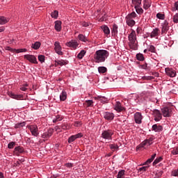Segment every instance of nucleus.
Listing matches in <instances>:
<instances>
[{
    "label": "nucleus",
    "instance_id": "8",
    "mask_svg": "<svg viewBox=\"0 0 178 178\" xmlns=\"http://www.w3.org/2000/svg\"><path fill=\"white\" fill-rule=\"evenodd\" d=\"M54 51L57 55H60L62 56L63 55V51H62V46L60 45V42L56 41L54 42Z\"/></svg>",
    "mask_w": 178,
    "mask_h": 178
},
{
    "label": "nucleus",
    "instance_id": "59",
    "mask_svg": "<svg viewBox=\"0 0 178 178\" xmlns=\"http://www.w3.org/2000/svg\"><path fill=\"white\" fill-rule=\"evenodd\" d=\"M151 162H152V160L151 159H148L145 163H144V165H148V163H151Z\"/></svg>",
    "mask_w": 178,
    "mask_h": 178
},
{
    "label": "nucleus",
    "instance_id": "3",
    "mask_svg": "<svg viewBox=\"0 0 178 178\" xmlns=\"http://www.w3.org/2000/svg\"><path fill=\"white\" fill-rule=\"evenodd\" d=\"M136 17H137L136 12H132L126 16L125 22L129 27H134L136 26V21L134 20Z\"/></svg>",
    "mask_w": 178,
    "mask_h": 178
},
{
    "label": "nucleus",
    "instance_id": "47",
    "mask_svg": "<svg viewBox=\"0 0 178 178\" xmlns=\"http://www.w3.org/2000/svg\"><path fill=\"white\" fill-rule=\"evenodd\" d=\"M102 138H104L105 140L111 139V134H102Z\"/></svg>",
    "mask_w": 178,
    "mask_h": 178
},
{
    "label": "nucleus",
    "instance_id": "29",
    "mask_svg": "<svg viewBox=\"0 0 178 178\" xmlns=\"http://www.w3.org/2000/svg\"><path fill=\"white\" fill-rule=\"evenodd\" d=\"M86 54H87V51L81 50L77 55L78 59H83L84 58Z\"/></svg>",
    "mask_w": 178,
    "mask_h": 178
},
{
    "label": "nucleus",
    "instance_id": "28",
    "mask_svg": "<svg viewBox=\"0 0 178 178\" xmlns=\"http://www.w3.org/2000/svg\"><path fill=\"white\" fill-rule=\"evenodd\" d=\"M78 39L79 40V41H81L82 42H87L88 41L87 37H86V35L83 34H79L78 35Z\"/></svg>",
    "mask_w": 178,
    "mask_h": 178
},
{
    "label": "nucleus",
    "instance_id": "16",
    "mask_svg": "<svg viewBox=\"0 0 178 178\" xmlns=\"http://www.w3.org/2000/svg\"><path fill=\"white\" fill-rule=\"evenodd\" d=\"M114 109L118 112H122V111H124V107L122 106V104L120 102H116Z\"/></svg>",
    "mask_w": 178,
    "mask_h": 178
},
{
    "label": "nucleus",
    "instance_id": "5",
    "mask_svg": "<svg viewBox=\"0 0 178 178\" xmlns=\"http://www.w3.org/2000/svg\"><path fill=\"white\" fill-rule=\"evenodd\" d=\"M172 112V107L170 106H165L161 108V113L164 118H170Z\"/></svg>",
    "mask_w": 178,
    "mask_h": 178
},
{
    "label": "nucleus",
    "instance_id": "9",
    "mask_svg": "<svg viewBox=\"0 0 178 178\" xmlns=\"http://www.w3.org/2000/svg\"><path fill=\"white\" fill-rule=\"evenodd\" d=\"M165 74L166 76H168V77H176L177 73L176 72V70L172 67H166L165 69Z\"/></svg>",
    "mask_w": 178,
    "mask_h": 178
},
{
    "label": "nucleus",
    "instance_id": "56",
    "mask_svg": "<svg viewBox=\"0 0 178 178\" xmlns=\"http://www.w3.org/2000/svg\"><path fill=\"white\" fill-rule=\"evenodd\" d=\"M51 137V135L49 134H42V138H44V140H48Z\"/></svg>",
    "mask_w": 178,
    "mask_h": 178
},
{
    "label": "nucleus",
    "instance_id": "63",
    "mask_svg": "<svg viewBox=\"0 0 178 178\" xmlns=\"http://www.w3.org/2000/svg\"><path fill=\"white\" fill-rule=\"evenodd\" d=\"M82 26H83V27H88V23H87V22H83V23H82Z\"/></svg>",
    "mask_w": 178,
    "mask_h": 178
},
{
    "label": "nucleus",
    "instance_id": "20",
    "mask_svg": "<svg viewBox=\"0 0 178 178\" xmlns=\"http://www.w3.org/2000/svg\"><path fill=\"white\" fill-rule=\"evenodd\" d=\"M81 137H83L81 134L72 135L68 138V143L70 144L76 140V138H81Z\"/></svg>",
    "mask_w": 178,
    "mask_h": 178
},
{
    "label": "nucleus",
    "instance_id": "64",
    "mask_svg": "<svg viewBox=\"0 0 178 178\" xmlns=\"http://www.w3.org/2000/svg\"><path fill=\"white\" fill-rule=\"evenodd\" d=\"M0 178H5V175H3V172H0Z\"/></svg>",
    "mask_w": 178,
    "mask_h": 178
},
{
    "label": "nucleus",
    "instance_id": "10",
    "mask_svg": "<svg viewBox=\"0 0 178 178\" xmlns=\"http://www.w3.org/2000/svg\"><path fill=\"white\" fill-rule=\"evenodd\" d=\"M135 123L136 124H141L143 123V114L140 112H136L134 115Z\"/></svg>",
    "mask_w": 178,
    "mask_h": 178
},
{
    "label": "nucleus",
    "instance_id": "30",
    "mask_svg": "<svg viewBox=\"0 0 178 178\" xmlns=\"http://www.w3.org/2000/svg\"><path fill=\"white\" fill-rule=\"evenodd\" d=\"M63 120V117L60 115H56L55 118L53 119V123H58V122H60Z\"/></svg>",
    "mask_w": 178,
    "mask_h": 178
},
{
    "label": "nucleus",
    "instance_id": "49",
    "mask_svg": "<svg viewBox=\"0 0 178 178\" xmlns=\"http://www.w3.org/2000/svg\"><path fill=\"white\" fill-rule=\"evenodd\" d=\"M15 145H16V143L15 142L9 143L8 145V148H9V149H12L13 147H15Z\"/></svg>",
    "mask_w": 178,
    "mask_h": 178
},
{
    "label": "nucleus",
    "instance_id": "42",
    "mask_svg": "<svg viewBox=\"0 0 178 178\" xmlns=\"http://www.w3.org/2000/svg\"><path fill=\"white\" fill-rule=\"evenodd\" d=\"M24 52H27V49H15V54H22V53H24Z\"/></svg>",
    "mask_w": 178,
    "mask_h": 178
},
{
    "label": "nucleus",
    "instance_id": "13",
    "mask_svg": "<svg viewBox=\"0 0 178 178\" xmlns=\"http://www.w3.org/2000/svg\"><path fill=\"white\" fill-rule=\"evenodd\" d=\"M54 29L58 33H60V31H62V22L60 20H57L54 22Z\"/></svg>",
    "mask_w": 178,
    "mask_h": 178
},
{
    "label": "nucleus",
    "instance_id": "43",
    "mask_svg": "<svg viewBox=\"0 0 178 178\" xmlns=\"http://www.w3.org/2000/svg\"><path fill=\"white\" fill-rule=\"evenodd\" d=\"M149 52L155 53L156 52V49L155 48V46L151 44L149 46Z\"/></svg>",
    "mask_w": 178,
    "mask_h": 178
},
{
    "label": "nucleus",
    "instance_id": "50",
    "mask_svg": "<svg viewBox=\"0 0 178 178\" xmlns=\"http://www.w3.org/2000/svg\"><path fill=\"white\" fill-rule=\"evenodd\" d=\"M172 155H178V147H176L171 151Z\"/></svg>",
    "mask_w": 178,
    "mask_h": 178
},
{
    "label": "nucleus",
    "instance_id": "24",
    "mask_svg": "<svg viewBox=\"0 0 178 178\" xmlns=\"http://www.w3.org/2000/svg\"><path fill=\"white\" fill-rule=\"evenodd\" d=\"M67 99V93L66 90H63L60 95V101H66Z\"/></svg>",
    "mask_w": 178,
    "mask_h": 178
},
{
    "label": "nucleus",
    "instance_id": "2",
    "mask_svg": "<svg viewBox=\"0 0 178 178\" xmlns=\"http://www.w3.org/2000/svg\"><path fill=\"white\" fill-rule=\"evenodd\" d=\"M109 56V52L105 49H100L95 51L94 54V59L96 63H102L105 62Z\"/></svg>",
    "mask_w": 178,
    "mask_h": 178
},
{
    "label": "nucleus",
    "instance_id": "58",
    "mask_svg": "<svg viewBox=\"0 0 178 178\" xmlns=\"http://www.w3.org/2000/svg\"><path fill=\"white\" fill-rule=\"evenodd\" d=\"M65 166H66V168H73L74 165L72 163H67L65 164Z\"/></svg>",
    "mask_w": 178,
    "mask_h": 178
},
{
    "label": "nucleus",
    "instance_id": "14",
    "mask_svg": "<svg viewBox=\"0 0 178 178\" xmlns=\"http://www.w3.org/2000/svg\"><path fill=\"white\" fill-rule=\"evenodd\" d=\"M69 63V61L67 60H55V66H65Z\"/></svg>",
    "mask_w": 178,
    "mask_h": 178
},
{
    "label": "nucleus",
    "instance_id": "11",
    "mask_svg": "<svg viewBox=\"0 0 178 178\" xmlns=\"http://www.w3.org/2000/svg\"><path fill=\"white\" fill-rule=\"evenodd\" d=\"M153 116L154 117L155 122H159V120H162V113L159 110H154Z\"/></svg>",
    "mask_w": 178,
    "mask_h": 178
},
{
    "label": "nucleus",
    "instance_id": "1",
    "mask_svg": "<svg viewBox=\"0 0 178 178\" xmlns=\"http://www.w3.org/2000/svg\"><path fill=\"white\" fill-rule=\"evenodd\" d=\"M128 41L129 48L136 51L137 48H138V42L137 41V33L133 29H131V32L128 35Z\"/></svg>",
    "mask_w": 178,
    "mask_h": 178
},
{
    "label": "nucleus",
    "instance_id": "18",
    "mask_svg": "<svg viewBox=\"0 0 178 178\" xmlns=\"http://www.w3.org/2000/svg\"><path fill=\"white\" fill-rule=\"evenodd\" d=\"M154 141V137H150L149 139H146L140 144V147H145V145H151Z\"/></svg>",
    "mask_w": 178,
    "mask_h": 178
},
{
    "label": "nucleus",
    "instance_id": "62",
    "mask_svg": "<svg viewBox=\"0 0 178 178\" xmlns=\"http://www.w3.org/2000/svg\"><path fill=\"white\" fill-rule=\"evenodd\" d=\"M136 33L137 34H140V33H141V28L138 27L136 29Z\"/></svg>",
    "mask_w": 178,
    "mask_h": 178
},
{
    "label": "nucleus",
    "instance_id": "22",
    "mask_svg": "<svg viewBox=\"0 0 178 178\" xmlns=\"http://www.w3.org/2000/svg\"><path fill=\"white\" fill-rule=\"evenodd\" d=\"M101 29H102V31L104 33L105 35H106V37H108V35H109V34H111V30L109 29V27H108V26L102 25L101 26Z\"/></svg>",
    "mask_w": 178,
    "mask_h": 178
},
{
    "label": "nucleus",
    "instance_id": "41",
    "mask_svg": "<svg viewBox=\"0 0 178 178\" xmlns=\"http://www.w3.org/2000/svg\"><path fill=\"white\" fill-rule=\"evenodd\" d=\"M38 59L40 63H44L45 62V56L44 55H39L38 56Z\"/></svg>",
    "mask_w": 178,
    "mask_h": 178
},
{
    "label": "nucleus",
    "instance_id": "48",
    "mask_svg": "<svg viewBox=\"0 0 178 178\" xmlns=\"http://www.w3.org/2000/svg\"><path fill=\"white\" fill-rule=\"evenodd\" d=\"M6 51H10V52H13V54H15V49H13L9 46H6L5 47Z\"/></svg>",
    "mask_w": 178,
    "mask_h": 178
},
{
    "label": "nucleus",
    "instance_id": "35",
    "mask_svg": "<svg viewBox=\"0 0 178 178\" xmlns=\"http://www.w3.org/2000/svg\"><path fill=\"white\" fill-rule=\"evenodd\" d=\"M136 59L137 60H140V62H144L145 58H144V55L143 54H136Z\"/></svg>",
    "mask_w": 178,
    "mask_h": 178
},
{
    "label": "nucleus",
    "instance_id": "54",
    "mask_svg": "<svg viewBox=\"0 0 178 178\" xmlns=\"http://www.w3.org/2000/svg\"><path fill=\"white\" fill-rule=\"evenodd\" d=\"M27 87H29L28 84H25L20 87L21 91H26L27 90Z\"/></svg>",
    "mask_w": 178,
    "mask_h": 178
},
{
    "label": "nucleus",
    "instance_id": "7",
    "mask_svg": "<svg viewBox=\"0 0 178 178\" xmlns=\"http://www.w3.org/2000/svg\"><path fill=\"white\" fill-rule=\"evenodd\" d=\"M7 94L10 98H13V99H17V101H22L24 99V96L23 95H17L12 91H8Z\"/></svg>",
    "mask_w": 178,
    "mask_h": 178
},
{
    "label": "nucleus",
    "instance_id": "21",
    "mask_svg": "<svg viewBox=\"0 0 178 178\" xmlns=\"http://www.w3.org/2000/svg\"><path fill=\"white\" fill-rule=\"evenodd\" d=\"M14 152H15V155H17V156H19L20 154H23V152H24V149L22 147L18 146L15 148Z\"/></svg>",
    "mask_w": 178,
    "mask_h": 178
},
{
    "label": "nucleus",
    "instance_id": "44",
    "mask_svg": "<svg viewBox=\"0 0 178 178\" xmlns=\"http://www.w3.org/2000/svg\"><path fill=\"white\" fill-rule=\"evenodd\" d=\"M157 19H159L160 20H164L165 19V15L162 13H157L156 14Z\"/></svg>",
    "mask_w": 178,
    "mask_h": 178
},
{
    "label": "nucleus",
    "instance_id": "19",
    "mask_svg": "<svg viewBox=\"0 0 178 178\" xmlns=\"http://www.w3.org/2000/svg\"><path fill=\"white\" fill-rule=\"evenodd\" d=\"M159 34H160L159 29L156 28V29H154L153 31L150 33L149 36L151 38H155V37H158Z\"/></svg>",
    "mask_w": 178,
    "mask_h": 178
},
{
    "label": "nucleus",
    "instance_id": "15",
    "mask_svg": "<svg viewBox=\"0 0 178 178\" xmlns=\"http://www.w3.org/2000/svg\"><path fill=\"white\" fill-rule=\"evenodd\" d=\"M104 118L106 120H113L115 118V114L113 113L105 112L104 114Z\"/></svg>",
    "mask_w": 178,
    "mask_h": 178
},
{
    "label": "nucleus",
    "instance_id": "40",
    "mask_svg": "<svg viewBox=\"0 0 178 178\" xmlns=\"http://www.w3.org/2000/svg\"><path fill=\"white\" fill-rule=\"evenodd\" d=\"M98 99L102 102V104H108V99L105 97H98Z\"/></svg>",
    "mask_w": 178,
    "mask_h": 178
},
{
    "label": "nucleus",
    "instance_id": "34",
    "mask_svg": "<svg viewBox=\"0 0 178 178\" xmlns=\"http://www.w3.org/2000/svg\"><path fill=\"white\" fill-rule=\"evenodd\" d=\"M26 126V122H19L15 125V129H22Z\"/></svg>",
    "mask_w": 178,
    "mask_h": 178
},
{
    "label": "nucleus",
    "instance_id": "26",
    "mask_svg": "<svg viewBox=\"0 0 178 178\" xmlns=\"http://www.w3.org/2000/svg\"><path fill=\"white\" fill-rule=\"evenodd\" d=\"M152 129L154 131L157 133H159L160 131H162V130H163V127L162 126L156 124L153 125Z\"/></svg>",
    "mask_w": 178,
    "mask_h": 178
},
{
    "label": "nucleus",
    "instance_id": "23",
    "mask_svg": "<svg viewBox=\"0 0 178 178\" xmlns=\"http://www.w3.org/2000/svg\"><path fill=\"white\" fill-rule=\"evenodd\" d=\"M28 129H29L32 134H37L38 131V127H37V125L29 126L28 127Z\"/></svg>",
    "mask_w": 178,
    "mask_h": 178
},
{
    "label": "nucleus",
    "instance_id": "37",
    "mask_svg": "<svg viewBox=\"0 0 178 178\" xmlns=\"http://www.w3.org/2000/svg\"><path fill=\"white\" fill-rule=\"evenodd\" d=\"M51 16L52 19H58V17L59 16V12L58 10H54V11L51 12Z\"/></svg>",
    "mask_w": 178,
    "mask_h": 178
},
{
    "label": "nucleus",
    "instance_id": "55",
    "mask_svg": "<svg viewBox=\"0 0 178 178\" xmlns=\"http://www.w3.org/2000/svg\"><path fill=\"white\" fill-rule=\"evenodd\" d=\"M139 69H144V70H145V69H147V63H144L143 65H139Z\"/></svg>",
    "mask_w": 178,
    "mask_h": 178
},
{
    "label": "nucleus",
    "instance_id": "27",
    "mask_svg": "<svg viewBox=\"0 0 178 178\" xmlns=\"http://www.w3.org/2000/svg\"><path fill=\"white\" fill-rule=\"evenodd\" d=\"M9 22V18H6V17L3 16H0V24L3 25L6 24Z\"/></svg>",
    "mask_w": 178,
    "mask_h": 178
},
{
    "label": "nucleus",
    "instance_id": "61",
    "mask_svg": "<svg viewBox=\"0 0 178 178\" xmlns=\"http://www.w3.org/2000/svg\"><path fill=\"white\" fill-rule=\"evenodd\" d=\"M5 31V26H0V33H3Z\"/></svg>",
    "mask_w": 178,
    "mask_h": 178
},
{
    "label": "nucleus",
    "instance_id": "45",
    "mask_svg": "<svg viewBox=\"0 0 178 178\" xmlns=\"http://www.w3.org/2000/svg\"><path fill=\"white\" fill-rule=\"evenodd\" d=\"M110 148L112 151H118L119 149V147L116 145H110Z\"/></svg>",
    "mask_w": 178,
    "mask_h": 178
},
{
    "label": "nucleus",
    "instance_id": "39",
    "mask_svg": "<svg viewBox=\"0 0 178 178\" xmlns=\"http://www.w3.org/2000/svg\"><path fill=\"white\" fill-rule=\"evenodd\" d=\"M163 160V158H162V156L156 158L153 162V166H155V165H158V163H159V162H162Z\"/></svg>",
    "mask_w": 178,
    "mask_h": 178
},
{
    "label": "nucleus",
    "instance_id": "53",
    "mask_svg": "<svg viewBox=\"0 0 178 178\" xmlns=\"http://www.w3.org/2000/svg\"><path fill=\"white\" fill-rule=\"evenodd\" d=\"M176 10H178V1L175 3L174 8H172V12H176Z\"/></svg>",
    "mask_w": 178,
    "mask_h": 178
},
{
    "label": "nucleus",
    "instance_id": "46",
    "mask_svg": "<svg viewBox=\"0 0 178 178\" xmlns=\"http://www.w3.org/2000/svg\"><path fill=\"white\" fill-rule=\"evenodd\" d=\"M123 176H124V170H122L119 171V172L117 175V178H122V177H123Z\"/></svg>",
    "mask_w": 178,
    "mask_h": 178
},
{
    "label": "nucleus",
    "instance_id": "25",
    "mask_svg": "<svg viewBox=\"0 0 178 178\" xmlns=\"http://www.w3.org/2000/svg\"><path fill=\"white\" fill-rule=\"evenodd\" d=\"M141 2H143V0H132L131 5L134 8H137V6H141Z\"/></svg>",
    "mask_w": 178,
    "mask_h": 178
},
{
    "label": "nucleus",
    "instance_id": "32",
    "mask_svg": "<svg viewBox=\"0 0 178 178\" xmlns=\"http://www.w3.org/2000/svg\"><path fill=\"white\" fill-rule=\"evenodd\" d=\"M134 8H135L136 12V13H138V15H143L144 13V10L143 9V8H141L140 6L134 7Z\"/></svg>",
    "mask_w": 178,
    "mask_h": 178
},
{
    "label": "nucleus",
    "instance_id": "31",
    "mask_svg": "<svg viewBox=\"0 0 178 178\" xmlns=\"http://www.w3.org/2000/svg\"><path fill=\"white\" fill-rule=\"evenodd\" d=\"M94 102L92 100H86L83 105L86 106V108H90V106H93Z\"/></svg>",
    "mask_w": 178,
    "mask_h": 178
},
{
    "label": "nucleus",
    "instance_id": "12",
    "mask_svg": "<svg viewBox=\"0 0 178 178\" xmlns=\"http://www.w3.org/2000/svg\"><path fill=\"white\" fill-rule=\"evenodd\" d=\"M161 33L166 34L169 31V23L168 21H164L163 24H161Z\"/></svg>",
    "mask_w": 178,
    "mask_h": 178
},
{
    "label": "nucleus",
    "instance_id": "36",
    "mask_svg": "<svg viewBox=\"0 0 178 178\" xmlns=\"http://www.w3.org/2000/svg\"><path fill=\"white\" fill-rule=\"evenodd\" d=\"M118 25L114 24L113 25V29L111 31L113 35H116L118 34Z\"/></svg>",
    "mask_w": 178,
    "mask_h": 178
},
{
    "label": "nucleus",
    "instance_id": "38",
    "mask_svg": "<svg viewBox=\"0 0 178 178\" xmlns=\"http://www.w3.org/2000/svg\"><path fill=\"white\" fill-rule=\"evenodd\" d=\"M107 71H108V70L106 69V67H98V72L100 74L106 73Z\"/></svg>",
    "mask_w": 178,
    "mask_h": 178
},
{
    "label": "nucleus",
    "instance_id": "17",
    "mask_svg": "<svg viewBox=\"0 0 178 178\" xmlns=\"http://www.w3.org/2000/svg\"><path fill=\"white\" fill-rule=\"evenodd\" d=\"M152 3V1H151V0H143V9H145V10H148V9L151 8Z\"/></svg>",
    "mask_w": 178,
    "mask_h": 178
},
{
    "label": "nucleus",
    "instance_id": "4",
    "mask_svg": "<svg viewBox=\"0 0 178 178\" xmlns=\"http://www.w3.org/2000/svg\"><path fill=\"white\" fill-rule=\"evenodd\" d=\"M24 59H25V60H28V62H30V63H33V65H38L37 57L33 54L24 55Z\"/></svg>",
    "mask_w": 178,
    "mask_h": 178
},
{
    "label": "nucleus",
    "instance_id": "6",
    "mask_svg": "<svg viewBox=\"0 0 178 178\" xmlns=\"http://www.w3.org/2000/svg\"><path fill=\"white\" fill-rule=\"evenodd\" d=\"M66 47H69L72 50H76L79 47V42L76 40H71L70 42L65 43Z\"/></svg>",
    "mask_w": 178,
    "mask_h": 178
},
{
    "label": "nucleus",
    "instance_id": "57",
    "mask_svg": "<svg viewBox=\"0 0 178 178\" xmlns=\"http://www.w3.org/2000/svg\"><path fill=\"white\" fill-rule=\"evenodd\" d=\"M154 76H143V80H153Z\"/></svg>",
    "mask_w": 178,
    "mask_h": 178
},
{
    "label": "nucleus",
    "instance_id": "51",
    "mask_svg": "<svg viewBox=\"0 0 178 178\" xmlns=\"http://www.w3.org/2000/svg\"><path fill=\"white\" fill-rule=\"evenodd\" d=\"M148 168H149V166H143L139 168V172H147V170H148Z\"/></svg>",
    "mask_w": 178,
    "mask_h": 178
},
{
    "label": "nucleus",
    "instance_id": "33",
    "mask_svg": "<svg viewBox=\"0 0 178 178\" xmlns=\"http://www.w3.org/2000/svg\"><path fill=\"white\" fill-rule=\"evenodd\" d=\"M40 47H41V42H35L34 44H32L31 48L33 49H40Z\"/></svg>",
    "mask_w": 178,
    "mask_h": 178
},
{
    "label": "nucleus",
    "instance_id": "52",
    "mask_svg": "<svg viewBox=\"0 0 178 178\" xmlns=\"http://www.w3.org/2000/svg\"><path fill=\"white\" fill-rule=\"evenodd\" d=\"M174 23H178V13H176L172 18Z\"/></svg>",
    "mask_w": 178,
    "mask_h": 178
},
{
    "label": "nucleus",
    "instance_id": "60",
    "mask_svg": "<svg viewBox=\"0 0 178 178\" xmlns=\"http://www.w3.org/2000/svg\"><path fill=\"white\" fill-rule=\"evenodd\" d=\"M156 156V153H154L150 158L152 161H154Z\"/></svg>",
    "mask_w": 178,
    "mask_h": 178
}]
</instances>
